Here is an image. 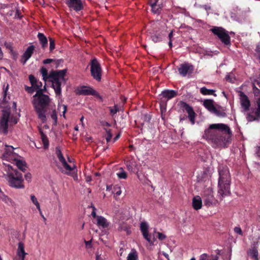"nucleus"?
Wrapping results in <instances>:
<instances>
[{
  "label": "nucleus",
  "instance_id": "1",
  "mask_svg": "<svg viewBox=\"0 0 260 260\" xmlns=\"http://www.w3.org/2000/svg\"><path fill=\"white\" fill-rule=\"evenodd\" d=\"M231 131L229 127L223 123L210 124L205 131L204 137L215 148L226 147L230 142Z\"/></svg>",
  "mask_w": 260,
  "mask_h": 260
},
{
  "label": "nucleus",
  "instance_id": "2",
  "mask_svg": "<svg viewBox=\"0 0 260 260\" xmlns=\"http://www.w3.org/2000/svg\"><path fill=\"white\" fill-rule=\"evenodd\" d=\"M41 73L45 81L48 78L49 81L52 82V86L54 90L55 94L58 99H60L61 92V85L62 83L64 82L66 71L63 70L57 72L52 71L48 76V71L47 69L42 68Z\"/></svg>",
  "mask_w": 260,
  "mask_h": 260
},
{
  "label": "nucleus",
  "instance_id": "3",
  "mask_svg": "<svg viewBox=\"0 0 260 260\" xmlns=\"http://www.w3.org/2000/svg\"><path fill=\"white\" fill-rule=\"evenodd\" d=\"M218 193L223 198L231 193V176L226 167L220 166L218 168Z\"/></svg>",
  "mask_w": 260,
  "mask_h": 260
},
{
  "label": "nucleus",
  "instance_id": "4",
  "mask_svg": "<svg viewBox=\"0 0 260 260\" xmlns=\"http://www.w3.org/2000/svg\"><path fill=\"white\" fill-rule=\"evenodd\" d=\"M50 102L49 96L43 93V92H38L33 96L32 101L34 107L36 111L39 118L44 123L47 118L45 114L46 107Z\"/></svg>",
  "mask_w": 260,
  "mask_h": 260
},
{
  "label": "nucleus",
  "instance_id": "5",
  "mask_svg": "<svg viewBox=\"0 0 260 260\" xmlns=\"http://www.w3.org/2000/svg\"><path fill=\"white\" fill-rule=\"evenodd\" d=\"M8 172L6 175V178L10 186L16 189H23L25 187L24 184V179L22 174L18 171L12 170V168L10 165H7Z\"/></svg>",
  "mask_w": 260,
  "mask_h": 260
},
{
  "label": "nucleus",
  "instance_id": "6",
  "mask_svg": "<svg viewBox=\"0 0 260 260\" xmlns=\"http://www.w3.org/2000/svg\"><path fill=\"white\" fill-rule=\"evenodd\" d=\"M253 93L254 95L255 109L253 114L248 113L247 115V120L249 122L259 121L260 119V90L253 84Z\"/></svg>",
  "mask_w": 260,
  "mask_h": 260
},
{
  "label": "nucleus",
  "instance_id": "7",
  "mask_svg": "<svg viewBox=\"0 0 260 260\" xmlns=\"http://www.w3.org/2000/svg\"><path fill=\"white\" fill-rule=\"evenodd\" d=\"M56 153L58 159L62 166L63 170L62 171L69 175H73V174L76 173L77 169L76 166L74 164L72 165L68 164L58 148H56Z\"/></svg>",
  "mask_w": 260,
  "mask_h": 260
},
{
  "label": "nucleus",
  "instance_id": "8",
  "mask_svg": "<svg viewBox=\"0 0 260 260\" xmlns=\"http://www.w3.org/2000/svg\"><path fill=\"white\" fill-rule=\"evenodd\" d=\"M212 32L217 36L220 40L225 45L230 44V38L227 31L222 27H214L211 29Z\"/></svg>",
  "mask_w": 260,
  "mask_h": 260
},
{
  "label": "nucleus",
  "instance_id": "9",
  "mask_svg": "<svg viewBox=\"0 0 260 260\" xmlns=\"http://www.w3.org/2000/svg\"><path fill=\"white\" fill-rule=\"evenodd\" d=\"M90 72L92 76L96 80L99 81L101 79L102 69L96 59L94 58L90 62Z\"/></svg>",
  "mask_w": 260,
  "mask_h": 260
},
{
  "label": "nucleus",
  "instance_id": "10",
  "mask_svg": "<svg viewBox=\"0 0 260 260\" xmlns=\"http://www.w3.org/2000/svg\"><path fill=\"white\" fill-rule=\"evenodd\" d=\"M14 148L12 146L4 144L0 141V151L2 152V158L3 159H12L14 157Z\"/></svg>",
  "mask_w": 260,
  "mask_h": 260
},
{
  "label": "nucleus",
  "instance_id": "11",
  "mask_svg": "<svg viewBox=\"0 0 260 260\" xmlns=\"http://www.w3.org/2000/svg\"><path fill=\"white\" fill-rule=\"evenodd\" d=\"M10 112L8 110L3 111V116L0 121V134L6 135L8 134V122L9 121Z\"/></svg>",
  "mask_w": 260,
  "mask_h": 260
},
{
  "label": "nucleus",
  "instance_id": "12",
  "mask_svg": "<svg viewBox=\"0 0 260 260\" xmlns=\"http://www.w3.org/2000/svg\"><path fill=\"white\" fill-rule=\"evenodd\" d=\"M193 70V66L187 62L181 64L178 69L179 74L183 77L186 76L187 74H191Z\"/></svg>",
  "mask_w": 260,
  "mask_h": 260
},
{
  "label": "nucleus",
  "instance_id": "13",
  "mask_svg": "<svg viewBox=\"0 0 260 260\" xmlns=\"http://www.w3.org/2000/svg\"><path fill=\"white\" fill-rule=\"evenodd\" d=\"M78 93L81 95H93L102 100V98L100 94L93 88L90 87H82L78 90Z\"/></svg>",
  "mask_w": 260,
  "mask_h": 260
},
{
  "label": "nucleus",
  "instance_id": "14",
  "mask_svg": "<svg viewBox=\"0 0 260 260\" xmlns=\"http://www.w3.org/2000/svg\"><path fill=\"white\" fill-rule=\"evenodd\" d=\"M29 80L31 83V85L36 92H42L43 91V84L42 83L38 80L33 75H30L29 76Z\"/></svg>",
  "mask_w": 260,
  "mask_h": 260
},
{
  "label": "nucleus",
  "instance_id": "15",
  "mask_svg": "<svg viewBox=\"0 0 260 260\" xmlns=\"http://www.w3.org/2000/svg\"><path fill=\"white\" fill-rule=\"evenodd\" d=\"M66 4L70 9L76 11H80L83 8L81 0H68Z\"/></svg>",
  "mask_w": 260,
  "mask_h": 260
},
{
  "label": "nucleus",
  "instance_id": "16",
  "mask_svg": "<svg viewBox=\"0 0 260 260\" xmlns=\"http://www.w3.org/2000/svg\"><path fill=\"white\" fill-rule=\"evenodd\" d=\"M240 104L244 111L248 110L250 103L248 97L242 91L239 92Z\"/></svg>",
  "mask_w": 260,
  "mask_h": 260
},
{
  "label": "nucleus",
  "instance_id": "17",
  "mask_svg": "<svg viewBox=\"0 0 260 260\" xmlns=\"http://www.w3.org/2000/svg\"><path fill=\"white\" fill-rule=\"evenodd\" d=\"M148 224L146 222H142L140 224V230L144 238L149 242L151 243L150 236L148 231Z\"/></svg>",
  "mask_w": 260,
  "mask_h": 260
},
{
  "label": "nucleus",
  "instance_id": "18",
  "mask_svg": "<svg viewBox=\"0 0 260 260\" xmlns=\"http://www.w3.org/2000/svg\"><path fill=\"white\" fill-rule=\"evenodd\" d=\"M183 108L188 113V117L189 120L191 121L192 124H194L195 122V113L193 111L192 108L189 106L188 104L184 103L183 104Z\"/></svg>",
  "mask_w": 260,
  "mask_h": 260
},
{
  "label": "nucleus",
  "instance_id": "19",
  "mask_svg": "<svg viewBox=\"0 0 260 260\" xmlns=\"http://www.w3.org/2000/svg\"><path fill=\"white\" fill-rule=\"evenodd\" d=\"M0 200L4 202L8 206L15 208L16 204L14 201L5 194L0 188Z\"/></svg>",
  "mask_w": 260,
  "mask_h": 260
},
{
  "label": "nucleus",
  "instance_id": "20",
  "mask_svg": "<svg viewBox=\"0 0 260 260\" xmlns=\"http://www.w3.org/2000/svg\"><path fill=\"white\" fill-rule=\"evenodd\" d=\"M34 50V46L33 45L29 46L25 50L23 54L21 59V62L24 64L27 60L31 57Z\"/></svg>",
  "mask_w": 260,
  "mask_h": 260
},
{
  "label": "nucleus",
  "instance_id": "21",
  "mask_svg": "<svg viewBox=\"0 0 260 260\" xmlns=\"http://www.w3.org/2000/svg\"><path fill=\"white\" fill-rule=\"evenodd\" d=\"M211 174L208 172H204L202 174L199 175L197 177V181L199 182H207V184H210Z\"/></svg>",
  "mask_w": 260,
  "mask_h": 260
},
{
  "label": "nucleus",
  "instance_id": "22",
  "mask_svg": "<svg viewBox=\"0 0 260 260\" xmlns=\"http://www.w3.org/2000/svg\"><path fill=\"white\" fill-rule=\"evenodd\" d=\"M96 225L99 229H106L109 226V222L104 217L98 216L96 217Z\"/></svg>",
  "mask_w": 260,
  "mask_h": 260
},
{
  "label": "nucleus",
  "instance_id": "23",
  "mask_svg": "<svg viewBox=\"0 0 260 260\" xmlns=\"http://www.w3.org/2000/svg\"><path fill=\"white\" fill-rule=\"evenodd\" d=\"M14 154V157L12 159H3V160H6L7 161H12L14 160L15 162V164L17 166V167L21 171H25V162L21 160L17 159L15 157V154L13 152Z\"/></svg>",
  "mask_w": 260,
  "mask_h": 260
},
{
  "label": "nucleus",
  "instance_id": "24",
  "mask_svg": "<svg viewBox=\"0 0 260 260\" xmlns=\"http://www.w3.org/2000/svg\"><path fill=\"white\" fill-rule=\"evenodd\" d=\"M248 255L254 260H258V252L256 246L251 247L247 252Z\"/></svg>",
  "mask_w": 260,
  "mask_h": 260
},
{
  "label": "nucleus",
  "instance_id": "25",
  "mask_svg": "<svg viewBox=\"0 0 260 260\" xmlns=\"http://www.w3.org/2000/svg\"><path fill=\"white\" fill-rule=\"evenodd\" d=\"M192 206L195 210H199L202 207V199L200 196H196L192 199Z\"/></svg>",
  "mask_w": 260,
  "mask_h": 260
},
{
  "label": "nucleus",
  "instance_id": "26",
  "mask_svg": "<svg viewBox=\"0 0 260 260\" xmlns=\"http://www.w3.org/2000/svg\"><path fill=\"white\" fill-rule=\"evenodd\" d=\"M127 170L133 173L137 172V164L134 160H129L125 163Z\"/></svg>",
  "mask_w": 260,
  "mask_h": 260
},
{
  "label": "nucleus",
  "instance_id": "27",
  "mask_svg": "<svg viewBox=\"0 0 260 260\" xmlns=\"http://www.w3.org/2000/svg\"><path fill=\"white\" fill-rule=\"evenodd\" d=\"M158 0H150V5L152 8V11L154 13H159L161 10V7L159 4H157Z\"/></svg>",
  "mask_w": 260,
  "mask_h": 260
},
{
  "label": "nucleus",
  "instance_id": "28",
  "mask_svg": "<svg viewBox=\"0 0 260 260\" xmlns=\"http://www.w3.org/2000/svg\"><path fill=\"white\" fill-rule=\"evenodd\" d=\"M212 113H214L216 116L219 117H225L226 116L225 109L221 107H219L218 108L215 107L214 110L213 111Z\"/></svg>",
  "mask_w": 260,
  "mask_h": 260
},
{
  "label": "nucleus",
  "instance_id": "29",
  "mask_svg": "<svg viewBox=\"0 0 260 260\" xmlns=\"http://www.w3.org/2000/svg\"><path fill=\"white\" fill-rule=\"evenodd\" d=\"M176 91L173 90H166L161 92L162 96L168 100L175 97L176 95Z\"/></svg>",
  "mask_w": 260,
  "mask_h": 260
},
{
  "label": "nucleus",
  "instance_id": "30",
  "mask_svg": "<svg viewBox=\"0 0 260 260\" xmlns=\"http://www.w3.org/2000/svg\"><path fill=\"white\" fill-rule=\"evenodd\" d=\"M203 105L211 113H212L215 108L213 104V101L212 100H205L204 101Z\"/></svg>",
  "mask_w": 260,
  "mask_h": 260
},
{
  "label": "nucleus",
  "instance_id": "31",
  "mask_svg": "<svg viewBox=\"0 0 260 260\" xmlns=\"http://www.w3.org/2000/svg\"><path fill=\"white\" fill-rule=\"evenodd\" d=\"M17 254L18 256H25L27 253L24 250V244L23 242H20L18 244V248L17 250Z\"/></svg>",
  "mask_w": 260,
  "mask_h": 260
},
{
  "label": "nucleus",
  "instance_id": "32",
  "mask_svg": "<svg viewBox=\"0 0 260 260\" xmlns=\"http://www.w3.org/2000/svg\"><path fill=\"white\" fill-rule=\"evenodd\" d=\"M56 98L58 101V110L60 112V116H62L64 118L66 117L65 114L67 111V107L64 105H61L60 102H61V96L60 99L56 96Z\"/></svg>",
  "mask_w": 260,
  "mask_h": 260
},
{
  "label": "nucleus",
  "instance_id": "33",
  "mask_svg": "<svg viewBox=\"0 0 260 260\" xmlns=\"http://www.w3.org/2000/svg\"><path fill=\"white\" fill-rule=\"evenodd\" d=\"M218 256L214 255H208L206 253H203L200 255V260H218Z\"/></svg>",
  "mask_w": 260,
  "mask_h": 260
},
{
  "label": "nucleus",
  "instance_id": "34",
  "mask_svg": "<svg viewBox=\"0 0 260 260\" xmlns=\"http://www.w3.org/2000/svg\"><path fill=\"white\" fill-rule=\"evenodd\" d=\"M38 37L42 44V47L44 48L46 47L48 44V41L47 38L44 36V35L42 33H39Z\"/></svg>",
  "mask_w": 260,
  "mask_h": 260
},
{
  "label": "nucleus",
  "instance_id": "35",
  "mask_svg": "<svg viewBox=\"0 0 260 260\" xmlns=\"http://www.w3.org/2000/svg\"><path fill=\"white\" fill-rule=\"evenodd\" d=\"M200 92L204 95H213L216 96V94L215 93V90L213 89H209L207 88L203 87L200 89Z\"/></svg>",
  "mask_w": 260,
  "mask_h": 260
},
{
  "label": "nucleus",
  "instance_id": "36",
  "mask_svg": "<svg viewBox=\"0 0 260 260\" xmlns=\"http://www.w3.org/2000/svg\"><path fill=\"white\" fill-rule=\"evenodd\" d=\"M138 254L135 249H132L127 257V260H138Z\"/></svg>",
  "mask_w": 260,
  "mask_h": 260
},
{
  "label": "nucleus",
  "instance_id": "37",
  "mask_svg": "<svg viewBox=\"0 0 260 260\" xmlns=\"http://www.w3.org/2000/svg\"><path fill=\"white\" fill-rule=\"evenodd\" d=\"M116 175L119 179H125L127 177L126 172L122 168H120L118 169V172L116 173Z\"/></svg>",
  "mask_w": 260,
  "mask_h": 260
},
{
  "label": "nucleus",
  "instance_id": "38",
  "mask_svg": "<svg viewBox=\"0 0 260 260\" xmlns=\"http://www.w3.org/2000/svg\"><path fill=\"white\" fill-rule=\"evenodd\" d=\"M109 109L110 112V114L112 116H114L117 113V112L120 111V110H123L120 106H118L117 105H115L113 107H109Z\"/></svg>",
  "mask_w": 260,
  "mask_h": 260
},
{
  "label": "nucleus",
  "instance_id": "39",
  "mask_svg": "<svg viewBox=\"0 0 260 260\" xmlns=\"http://www.w3.org/2000/svg\"><path fill=\"white\" fill-rule=\"evenodd\" d=\"M166 35V32L162 33L161 35L154 34L151 36V39L154 42L156 43L161 41L163 37Z\"/></svg>",
  "mask_w": 260,
  "mask_h": 260
},
{
  "label": "nucleus",
  "instance_id": "40",
  "mask_svg": "<svg viewBox=\"0 0 260 260\" xmlns=\"http://www.w3.org/2000/svg\"><path fill=\"white\" fill-rule=\"evenodd\" d=\"M40 132L41 135V139H42V141L44 147L45 149H47V148H48V146H49V142H48V139H47V137L44 135V134L43 133V132L41 129H40Z\"/></svg>",
  "mask_w": 260,
  "mask_h": 260
},
{
  "label": "nucleus",
  "instance_id": "41",
  "mask_svg": "<svg viewBox=\"0 0 260 260\" xmlns=\"http://www.w3.org/2000/svg\"><path fill=\"white\" fill-rule=\"evenodd\" d=\"M30 198L31 201L36 206L37 209L38 210H40V209H41L40 204L39 203L38 199L35 197V196L34 194H31L30 196Z\"/></svg>",
  "mask_w": 260,
  "mask_h": 260
},
{
  "label": "nucleus",
  "instance_id": "42",
  "mask_svg": "<svg viewBox=\"0 0 260 260\" xmlns=\"http://www.w3.org/2000/svg\"><path fill=\"white\" fill-rule=\"evenodd\" d=\"M225 79L227 81L231 83H234L235 81H236L235 76L232 73H230L229 74H228L226 76Z\"/></svg>",
  "mask_w": 260,
  "mask_h": 260
},
{
  "label": "nucleus",
  "instance_id": "43",
  "mask_svg": "<svg viewBox=\"0 0 260 260\" xmlns=\"http://www.w3.org/2000/svg\"><path fill=\"white\" fill-rule=\"evenodd\" d=\"M51 118L53 119L54 123L56 124L57 122V117L55 110H52L49 114Z\"/></svg>",
  "mask_w": 260,
  "mask_h": 260
},
{
  "label": "nucleus",
  "instance_id": "44",
  "mask_svg": "<svg viewBox=\"0 0 260 260\" xmlns=\"http://www.w3.org/2000/svg\"><path fill=\"white\" fill-rule=\"evenodd\" d=\"M113 192L117 196H120L121 193V190L120 187L118 185L114 186L113 188Z\"/></svg>",
  "mask_w": 260,
  "mask_h": 260
},
{
  "label": "nucleus",
  "instance_id": "45",
  "mask_svg": "<svg viewBox=\"0 0 260 260\" xmlns=\"http://www.w3.org/2000/svg\"><path fill=\"white\" fill-rule=\"evenodd\" d=\"M105 130L106 131V139L107 142H110L111 140L112 135L111 133V131L110 129H107L105 128Z\"/></svg>",
  "mask_w": 260,
  "mask_h": 260
},
{
  "label": "nucleus",
  "instance_id": "46",
  "mask_svg": "<svg viewBox=\"0 0 260 260\" xmlns=\"http://www.w3.org/2000/svg\"><path fill=\"white\" fill-rule=\"evenodd\" d=\"M55 48V41L51 38H49V49L50 51H52Z\"/></svg>",
  "mask_w": 260,
  "mask_h": 260
},
{
  "label": "nucleus",
  "instance_id": "47",
  "mask_svg": "<svg viewBox=\"0 0 260 260\" xmlns=\"http://www.w3.org/2000/svg\"><path fill=\"white\" fill-rule=\"evenodd\" d=\"M95 260H105V257L99 252H96L95 254Z\"/></svg>",
  "mask_w": 260,
  "mask_h": 260
},
{
  "label": "nucleus",
  "instance_id": "48",
  "mask_svg": "<svg viewBox=\"0 0 260 260\" xmlns=\"http://www.w3.org/2000/svg\"><path fill=\"white\" fill-rule=\"evenodd\" d=\"M156 234H157V238L160 240H164L166 238V235L165 234H164L163 233L157 232V233H156Z\"/></svg>",
  "mask_w": 260,
  "mask_h": 260
},
{
  "label": "nucleus",
  "instance_id": "49",
  "mask_svg": "<svg viewBox=\"0 0 260 260\" xmlns=\"http://www.w3.org/2000/svg\"><path fill=\"white\" fill-rule=\"evenodd\" d=\"M25 89L26 91H27L29 93H32L34 92L35 91L33 88V86L32 85L31 87L25 86Z\"/></svg>",
  "mask_w": 260,
  "mask_h": 260
},
{
  "label": "nucleus",
  "instance_id": "50",
  "mask_svg": "<svg viewBox=\"0 0 260 260\" xmlns=\"http://www.w3.org/2000/svg\"><path fill=\"white\" fill-rule=\"evenodd\" d=\"M119 230L122 231H125L126 232V233L127 234H129L130 233V231L124 225H122V226H120L119 228Z\"/></svg>",
  "mask_w": 260,
  "mask_h": 260
},
{
  "label": "nucleus",
  "instance_id": "51",
  "mask_svg": "<svg viewBox=\"0 0 260 260\" xmlns=\"http://www.w3.org/2000/svg\"><path fill=\"white\" fill-rule=\"evenodd\" d=\"M25 179L28 182H30L31 181V175L28 173L26 174L24 176Z\"/></svg>",
  "mask_w": 260,
  "mask_h": 260
},
{
  "label": "nucleus",
  "instance_id": "52",
  "mask_svg": "<svg viewBox=\"0 0 260 260\" xmlns=\"http://www.w3.org/2000/svg\"><path fill=\"white\" fill-rule=\"evenodd\" d=\"M234 232L235 233H236L237 234H239L240 235H242V230H241V228L239 226H237L234 228Z\"/></svg>",
  "mask_w": 260,
  "mask_h": 260
},
{
  "label": "nucleus",
  "instance_id": "53",
  "mask_svg": "<svg viewBox=\"0 0 260 260\" xmlns=\"http://www.w3.org/2000/svg\"><path fill=\"white\" fill-rule=\"evenodd\" d=\"M213 195L212 193V191L211 190H210L209 197H208L209 202L211 203L213 201Z\"/></svg>",
  "mask_w": 260,
  "mask_h": 260
},
{
  "label": "nucleus",
  "instance_id": "54",
  "mask_svg": "<svg viewBox=\"0 0 260 260\" xmlns=\"http://www.w3.org/2000/svg\"><path fill=\"white\" fill-rule=\"evenodd\" d=\"M85 243L86 248L88 249L91 248V241L90 240L88 241H85Z\"/></svg>",
  "mask_w": 260,
  "mask_h": 260
},
{
  "label": "nucleus",
  "instance_id": "55",
  "mask_svg": "<svg viewBox=\"0 0 260 260\" xmlns=\"http://www.w3.org/2000/svg\"><path fill=\"white\" fill-rule=\"evenodd\" d=\"M92 209H93V211H92L91 215L93 217L95 218L96 219V217L98 216H96V212H95L96 209L94 207H92Z\"/></svg>",
  "mask_w": 260,
  "mask_h": 260
},
{
  "label": "nucleus",
  "instance_id": "56",
  "mask_svg": "<svg viewBox=\"0 0 260 260\" xmlns=\"http://www.w3.org/2000/svg\"><path fill=\"white\" fill-rule=\"evenodd\" d=\"M53 61V59H45L44 61H43V63L44 64H48V63H50V62H51L52 61Z\"/></svg>",
  "mask_w": 260,
  "mask_h": 260
},
{
  "label": "nucleus",
  "instance_id": "57",
  "mask_svg": "<svg viewBox=\"0 0 260 260\" xmlns=\"http://www.w3.org/2000/svg\"><path fill=\"white\" fill-rule=\"evenodd\" d=\"M39 212V213L40 214V215L41 216V217H42V218L43 219V220L44 221H46V218L45 217V216H44V215L43 214V213H42V211L41 210V209H40V210H38Z\"/></svg>",
  "mask_w": 260,
  "mask_h": 260
},
{
  "label": "nucleus",
  "instance_id": "58",
  "mask_svg": "<svg viewBox=\"0 0 260 260\" xmlns=\"http://www.w3.org/2000/svg\"><path fill=\"white\" fill-rule=\"evenodd\" d=\"M102 125L104 127L105 126H110V124L108 122H106V121H104L102 123Z\"/></svg>",
  "mask_w": 260,
  "mask_h": 260
},
{
  "label": "nucleus",
  "instance_id": "59",
  "mask_svg": "<svg viewBox=\"0 0 260 260\" xmlns=\"http://www.w3.org/2000/svg\"><path fill=\"white\" fill-rule=\"evenodd\" d=\"M173 30H171L168 35L169 40H172V38L173 37Z\"/></svg>",
  "mask_w": 260,
  "mask_h": 260
},
{
  "label": "nucleus",
  "instance_id": "60",
  "mask_svg": "<svg viewBox=\"0 0 260 260\" xmlns=\"http://www.w3.org/2000/svg\"><path fill=\"white\" fill-rule=\"evenodd\" d=\"M16 107H17L16 103L15 102H13L12 104V107L13 110L16 111Z\"/></svg>",
  "mask_w": 260,
  "mask_h": 260
},
{
  "label": "nucleus",
  "instance_id": "61",
  "mask_svg": "<svg viewBox=\"0 0 260 260\" xmlns=\"http://www.w3.org/2000/svg\"><path fill=\"white\" fill-rule=\"evenodd\" d=\"M162 254L163 255H164L168 260H170L169 259V254H167V253L165 252H161Z\"/></svg>",
  "mask_w": 260,
  "mask_h": 260
},
{
  "label": "nucleus",
  "instance_id": "62",
  "mask_svg": "<svg viewBox=\"0 0 260 260\" xmlns=\"http://www.w3.org/2000/svg\"><path fill=\"white\" fill-rule=\"evenodd\" d=\"M4 57L3 52L2 51V48L0 47V59H2Z\"/></svg>",
  "mask_w": 260,
  "mask_h": 260
},
{
  "label": "nucleus",
  "instance_id": "63",
  "mask_svg": "<svg viewBox=\"0 0 260 260\" xmlns=\"http://www.w3.org/2000/svg\"><path fill=\"white\" fill-rule=\"evenodd\" d=\"M255 82L257 83V84L260 87V74H259V77L258 78L257 80Z\"/></svg>",
  "mask_w": 260,
  "mask_h": 260
},
{
  "label": "nucleus",
  "instance_id": "64",
  "mask_svg": "<svg viewBox=\"0 0 260 260\" xmlns=\"http://www.w3.org/2000/svg\"><path fill=\"white\" fill-rule=\"evenodd\" d=\"M203 7L207 11L208 10H210L211 9L210 7L209 6H208V5H204L203 6Z\"/></svg>",
  "mask_w": 260,
  "mask_h": 260
}]
</instances>
